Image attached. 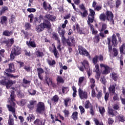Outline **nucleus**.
I'll list each match as a JSON object with an SVG mask.
<instances>
[{
  "instance_id": "1",
  "label": "nucleus",
  "mask_w": 125,
  "mask_h": 125,
  "mask_svg": "<svg viewBox=\"0 0 125 125\" xmlns=\"http://www.w3.org/2000/svg\"><path fill=\"white\" fill-rule=\"evenodd\" d=\"M44 20L43 21V22L36 26L35 30L37 33L42 32L44 29L50 30V29H51V23L50 21L53 22V21H55V19H56L55 16L51 15L50 14H46L44 16Z\"/></svg>"
},
{
  "instance_id": "2",
  "label": "nucleus",
  "mask_w": 125,
  "mask_h": 125,
  "mask_svg": "<svg viewBox=\"0 0 125 125\" xmlns=\"http://www.w3.org/2000/svg\"><path fill=\"white\" fill-rule=\"evenodd\" d=\"M81 65H78L77 68L81 72H84V69L87 72V74L89 77H90V67H89V63H88V61L86 60H84L83 62H80Z\"/></svg>"
},
{
  "instance_id": "3",
  "label": "nucleus",
  "mask_w": 125,
  "mask_h": 125,
  "mask_svg": "<svg viewBox=\"0 0 125 125\" xmlns=\"http://www.w3.org/2000/svg\"><path fill=\"white\" fill-rule=\"evenodd\" d=\"M21 48L19 46H15L12 49L10 55V60H14L16 56L17 55H20V54H21Z\"/></svg>"
},
{
  "instance_id": "4",
  "label": "nucleus",
  "mask_w": 125,
  "mask_h": 125,
  "mask_svg": "<svg viewBox=\"0 0 125 125\" xmlns=\"http://www.w3.org/2000/svg\"><path fill=\"white\" fill-rule=\"evenodd\" d=\"M36 112L37 114H40V115L45 114V104H44V103L40 102L37 104Z\"/></svg>"
},
{
  "instance_id": "5",
  "label": "nucleus",
  "mask_w": 125,
  "mask_h": 125,
  "mask_svg": "<svg viewBox=\"0 0 125 125\" xmlns=\"http://www.w3.org/2000/svg\"><path fill=\"white\" fill-rule=\"evenodd\" d=\"M16 83V81H12L7 79L0 80V85H5L7 88H10L13 84Z\"/></svg>"
},
{
  "instance_id": "6",
  "label": "nucleus",
  "mask_w": 125,
  "mask_h": 125,
  "mask_svg": "<svg viewBox=\"0 0 125 125\" xmlns=\"http://www.w3.org/2000/svg\"><path fill=\"white\" fill-rule=\"evenodd\" d=\"M100 66L101 68H104V69L103 70H102L101 71V73L102 75H104V76H106V75H108V74H110V73H111L112 68L110 67V66L103 63H101L100 64Z\"/></svg>"
},
{
  "instance_id": "7",
  "label": "nucleus",
  "mask_w": 125,
  "mask_h": 125,
  "mask_svg": "<svg viewBox=\"0 0 125 125\" xmlns=\"http://www.w3.org/2000/svg\"><path fill=\"white\" fill-rule=\"evenodd\" d=\"M14 38H12L8 40L5 39V40L1 42V44H4L5 46L7 48H9V47H11L13 44L14 43Z\"/></svg>"
},
{
  "instance_id": "8",
  "label": "nucleus",
  "mask_w": 125,
  "mask_h": 125,
  "mask_svg": "<svg viewBox=\"0 0 125 125\" xmlns=\"http://www.w3.org/2000/svg\"><path fill=\"white\" fill-rule=\"evenodd\" d=\"M9 68L5 69L4 72L5 76L7 75V74H11L12 73H15V67H14V63L11 62L8 64Z\"/></svg>"
},
{
  "instance_id": "9",
  "label": "nucleus",
  "mask_w": 125,
  "mask_h": 125,
  "mask_svg": "<svg viewBox=\"0 0 125 125\" xmlns=\"http://www.w3.org/2000/svg\"><path fill=\"white\" fill-rule=\"evenodd\" d=\"M79 7L83 12H80V15L83 18H84L88 15V11L84 6L83 4H82L79 6Z\"/></svg>"
},
{
  "instance_id": "10",
  "label": "nucleus",
  "mask_w": 125,
  "mask_h": 125,
  "mask_svg": "<svg viewBox=\"0 0 125 125\" xmlns=\"http://www.w3.org/2000/svg\"><path fill=\"white\" fill-rule=\"evenodd\" d=\"M78 94L80 99H87V92L83 91L81 87L78 89Z\"/></svg>"
},
{
  "instance_id": "11",
  "label": "nucleus",
  "mask_w": 125,
  "mask_h": 125,
  "mask_svg": "<svg viewBox=\"0 0 125 125\" xmlns=\"http://www.w3.org/2000/svg\"><path fill=\"white\" fill-rule=\"evenodd\" d=\"M78 50L80 55H83L84 56H89V53L86 50V49L82 46H79Z\"/></svg>"
},
{
  "instance_id": "12",
  "label": "nucleus",
  "mask_w": 125,
  "mask_h": 125,
  "mask_svg": "<svg viewBox=\"0 0 125 125\" xmlns=\"http://www.w3.org/2000/svg\"><path fill=\"white\" fill-rule=\"evenodd\" d=\"M16 105V104L14 102H10V104H7V108L9 111V112H11V113H14L16 112L15 110V106Z\"/></svg>"
},
{
  "instance_id": "13",
  "label": "nucleus",
  "mask_w": 125,
  "mask_h": 125,
  "mask_svg": "<svg viewBox=\"0 0 125 125\" xmlns=\"http://www.w3.org/2000/svg\"><path fill=\"white\" fill-rule=\"evenodd\" d=\"M96 69V75L95 78L96 79L97 81H99V79L101 77V72H100V69H99V65L96 64L95 66Z\"/></svg>"
},
{
  "instance_id": "14",
  "label": "nucleus",
  "mask_w": 125,
  "mask_h": 125,
  "mask_svg": "<svg viewBox=\"0 0 125 125\" xmlns=\"http://www.w3.org/2000/svg\"><path fill=\"white\" fill-rule=\"evenodd\" d=\"M21 36L23 40H29L30 39L29 32L23 29L21 31Z\"/></svg>"
},
{
  "instance_id": "15",
  "label": "nucleus",
  "mask_w": 125,
  "mask_h": 125,
  "mask_svg": "<svg viewBox=\"0 0 125 125\" xmlns=\"http://www.w3.org/2000/svg\"><path fill=\"white\" fill-rule=\"evenodd\" d=\"M116 86H117V84L115 83L114 84L110 85L108 88L109 94L111 96H112V95H114L116 93Z\"/></svg>"
},
{
  "instance_id": "16",
  "label": "nucleus",
  "mask_w": 125,
  "mask_h": 125,
  "mask_svg": "<svg viewBox=\"0 0 125 125\" xmlns=\"http://www.w3.org/2000/svg\"><path fill=\"white\" fill-rule=\"evenodd\" d=\"M58 32L60 35V37H61L62 41H66V38H65V30L62 29V28L59 27L58 29Z\"/></svg>"
},
{
  "instance_id": "17",
  "label": "nucleus",
  "mask_w": 125,
  "mask_h": 125,
  "mask_svg": "<svg viewBox=\"0 0 125 125\" xmlns=\"http://www.w3.org/2000/svg\"><path fill=\"white\" fill-rule=\"evenodd\" d=\"M66 44L68 46H71L72 43H76V40H75L74 37H71L70 38H68L65 40Z\"/></svg>"
},
{
  "instance_id": "18",
  "label": "nucleus",
  "mask_w": 125,
  "mask_h": 125,
  "mask_svg": "<svg viewBox=\"0 0 125 125\" xmlns=\"http://www.w3.org/2000/svg\"><path fill=\"white\" fill-rule=\"evenodd\" d=\"M105 17L107 21H110L111 19L114 17V14L112 11L107 10L105 12Z\"/></svg>"
},
{
  "instance_id": "19",
  "label": "nucleus",
  "mask_w": 125,
  "mask_h": 125,
  "mask_svg": "<svg viewBox=\"0 0 125 125\" xmlns=\"http://www.w3.org/2000/svg\"><path fill=\"white\" fill-rule=\"evenodd\" d=\"M76 29L77 30V33L80 34V35H85V31H84V29L81 28L78 23L76 24Z\"/></svg>"
},
{
  "instance_id": "20",
  "label": "nucleus",
  "mask_w": 125,
  "mask_h": 125,
  "mask_svg": "<svg viewBox=\"0 0 125 125\" xmlns=\"http://www.w3.org/2000/svg\"><path fill=\"white\" fill-rule=\"evenodd\" d=\"M37 70L39 79L41 81H42V80H43V76L42 75V74H43V73H44V71L42 68H38Z\"/></svg>"
},
{
  "instance_id": "21",
  "label": "nucleus",
  "mask_w": 125,
  "mask_h": 125,
  "mask_svg": "<svg viewBox=\"0 0 125 125\" xmlns=\"http://www.w3.org/2000/svg\"><path fill=\"white\" fill-rule=\"evenodd\" d=\"M94 18H95V16H90L89 15H88V21H87V22L88 26H91L93 25L90 24V23H93V21L95 20Z\"/></svg>"
},
{
  "instance_id": "22",
  "label": "nucleus",
  "mask_w": 125,
  "mask_h": 125,
  "mask_svg": "<svg viewBox=\"0 0 125 125\" xmlns=\"http://www.w3.org/2000/svg\"><path fill=\"white\" fill-rule=\"evenodd\" d=\"M111 42L113 46H117L118 45V40L116 38V35L113 34L111 37Z\"/></svg>"
},
{
  "instance_id": "23",
  "label": "nucleus",
  "mask_w": 125,
  "mask_h": 125,
  "mask_svg": "<svg viewBox=\"0 0 125 125\" xmlns=\"http://www.w3.org/2000/svg\"><path fill=\"white\" fill-rule=\"evenodd\" d=\"M13 35V31L8 30H4L2 32V36H4L5 37H11Z\"/></svg>"
},
{
  "instance_id": "24",
  "label": "nucleus",
  "mask_w": 125,
  "mask_h": 125,
  "mask_svg": "<svg viewBox=\"0 0 125 125\" xmlns=\"http://www.w3.org/2000/svg\"><path fill=\"white\" fill-rule=\"evenodd\" d=\"M42 20H43V21L44 20V17L42 15H40L39 18H34V23H37V22H38V23H41Z\"/></svg>"
},
{
  "instance_id": "25",
  "label": "nucleus",
  "mask_w": 125,
  "mask_h": 125,
  "mask_svg": "<svg viewBox=\"0 0 125 125\" xmlns=\"http://www.w3.org/2000/svg\"><path fill=\"white\" fill-rule=\"evenodd\" d=\"M33 124L35 125H45V122H43L42 120L37 118L34 121Z\"/></svg>"
},
{
  "instance_id": "26",
  "label": "nucleus",
  "mask_w": 125,
  "mask_h": 125,
  "mask_svg": "<svg viewBox=\"0 0 125 125\" xmlns=\"http://www.w3.org/2000/svg\"><path fill=\"white\" fill-rule=\"evenodd\" d=\"M111 77L112 80L114 81V82H117L119 78V76L118 73L114 72L111 73Z\"/></svg>"
},
{
  "instance_id": "27",
  "label": "nucleus",
  "mask_w": 125,
  "mask_h": 125,
  "mask_svg": "<svg viewBox=\"0 0 125 125\" xmlns=\"http://www.w3.org/2000/svg\"><path fill=\"white\" fill-rule=\"evenodd\" d=\"M42 6L45 10H51L52 9L51 6L49 4L47 5V3L45 1L43 2Z\"/></svg>"
},
{
  "instance_id": "28",
  "label": "nucleus",
  "mask_w": 125,
  "mask_h": 125,
  "mask_svg": "<svg viewBox=\"0 0 125 125\" xmlns=\"http://www.w3.org/2000/svg\"><path fill=\"white\" fill-rule=\"evenodd\" d=\"M0 24L3 25V24H6L7 22L8 18L7 17L3 16L0 17Z\"/></svg>"
},
{
  "instance_id": "29",
  "label": "nucleus",
  "mask_w": 125,
  "mask_h": 125,
  "mask_svg": "<svg viewBox=\"0 0 125 125\" xmlns=\"http://www.w3.org/2000/svg\"><path fill=\"white\" fill-rule=\"evenodd\" d=\"M104 88V100L105 102H107L108 100H109V97H110V95L109 94V92H106V87H103Z\"/></svg>"
},
{
  "instance_id": "30",
  "label": "nucleus",
  "mask_w": 125,
  "mask_h": 125,
  "mask_svg": "<svg viewBox=\"0 0 125 125\" xmlns=\"http://www.w3.org/2000/svg\"><path fill=\"white\" fill-rule=\"evenodd\" d=\"M52 38L54 39L55 41H57L59 43H60V39L59 38V35L57 33L54 32L52 33Z\"/></svg>"
},
{
  "instance_id": "31",
  "label": "nucleus",
  "mask_w": 125,
  "mask_h": 125,
  "mask_svg": "<svg viewBox=\"0 0 125 125\" xmlns=\"http://www.w3.org/2000/svg\"><path fill=\"white\" fill-rule=\"evenodd\" d=\"M26 44L27 45H28V46H31L33 48H35V47H37V44H36V42H35V41H30L29 42H26Z\"/></svg>"
},
{
  "instance_id": "32",
  "label": "nucleus",
  "mask_w": 125,
  "mask_h": 125,
  "mask_svg": "<svg viewBox=\"0 0 125 125\" xmlns=\"http://www.w3.org/2000/svg\"><path fill=\"white\" fill-rule=\"evenodd\" d=\"M92 63L93 64V65H98L97 63H98V55H95L93 58H92Z\"/></svg>"
},
{
  "instance_id": "33",
  "label": "nucleus",
  "mask_w": 125,
  "mask_h": 125,
  "mask_svg": "<svg viewBox=\"0 0 125 125\" xmlns=\"http://www.w3.org/2000/svg\"><path fill=\"white\" fill-rule=\"evenodd\" d=\"M93 107V105L90 103L89 100H87L85 102L84 108L85 109H90V108Z\"/></svg>"
},
{
  "instance_id": "34",
  "label": "nucleus",
  "mask_w": 125,
  "mask_h": 125,
  "mask_svg": "<svg viewBox=\"0 0 125 125\" xmlns=\"http://www.w3.org/2000/svg\"><path fill=\"white\" fill-rule=\"evenodd\" d=\"M8 125H14V119L12 118V115H9V118L8 120Z\"/></svg>"
},
{
  "instance_id": "35",
  "label": "nucleus",
  "mask_w": 125,
  "mask_h": 125,
  "mask_svg": "<svg viewBox=\"0 0 125 125\" xmlns=\"http://www.w3.org/2000/svg\"><path fill=\"white\" fill-rule=\"evenodd\" d=\"M14 91L11 90V94H10V102H14L15 101V94Z\"/></svg>"
},
{
  "instance_id": "36",
  "label": "nucleus",
  "mask_w": 125,
  "mask_h": 125,
  "mask_svg": "<svg viewBox=\"0 0 125 125\" xmlns=\"http://www.w3.org/2000/svg\"><path fill=\"white\" fill-rule=\"evenodd\" d=\"M45 81L46 82L47 84H48V86H49V85L51 83H52V79L50 78H48L47 75H45Z\"/></svg>"
},
{
  "instance_id": "37",
  "label": "nucleus",
  "mask_w": 125,
  "mask_h": 125,
  "mask_svg": "<svg viewBox=\"0 0 125 125\" xmlns=\"http://www.w3.org/2000/svg\"><path fill=\"white\" fill-rule=\"evenodd\" d=\"M6 11H8V7L6 6H2L0 10V15H2Z\"/></svg>"
},
{
  "instance_id": "38",
  "label": "nucleus",
  "mask_w": 125,
  "mask_h": 125,
  "mask_svg": "<svg viewBox=\"0 0 125 125\" xmlns=\"http://www.w3.org/2000/svg\"><path fill=\"white\" fill-rule=\"evenodd\" d=\"M47 63L48 64V65L49 66H52V67H53L54 65L56 64V62L54 60H53L51 61V60L48 59L47 60Z\"/></svg>"
},
{
  "instance_id": "39",
  "label": "nucleus",
  "mask_w": 125,
  "mask_h": 125,
  "mask_svg": "<svg viewBox=\"0 0 125 125\" xmlns=\"http://www.w3.org/2000/svg\"><path fill=\"white\" fill-rule=\"evenodd\" d=\"M51 100L52 102H53L54 103H57L58 100H59V97H58V95H55L52 97Z\"/></svg>"
},
{
  "instance_id": "40",
  "label": "nucleus",
  "mask_w": 125,
  "mask_h": 125,
  "mask_svg": "<svg viewBox=\"0 0 125 125\" xmlns=\"http://www.w3.org/2000/svg\"><path fill=\"white\" fill-rule=\"evenodd\" d=\"M120 53L125 54V44L123 43L119 48Z\"/></svg>"
},
{
  "instance_id": "41",
  "label": "nucleus",
  "mask_w": 125,
  "mask_h": 125,
  "mask_svg": "<svg viewBox=\"0 0 125 125\" xmlns=\"http://www.w3.org/2000/svg\"><path fill=\"white\" fill-rule=\"evenodd\" d=\"M71 118L74 121H77L78 120V111H74L73 112Z\"/></svg>"
},
{
  "instance_id": "42",
  "label": "nucleus",
  "mask_w": 125,
  "mask_h": 125,
  "mask_svg": "<svg viewBox=\"0 0 125 125\" xmlns=\"http://www.w3.org/2000/svg\"><path fill=\"white\" fill-rule=\"evenodd\" d=\"M99 19L101 21L105 22L106 21V15L104 13H102L99 16Z\"/></svg>"
},
{
  "instance_id": "43",
  "label": "nucleus",
  "mask_w": 125,
  "mask_h": 125,
  "mask_svg": "<svg viewBox=\"0 0 125 125\" xmlns=\"http://www.w3.org/2000/svg\"><path fill=\"white\" fill-rule=\"evenodd\" d=\"M89 27L90 28V30L92 32V35H96L98 33V31L94 29V26L93 25H89Z\"/></svg>"
},
{
  "instance_id": "44",
  "label": "nucleus",
  "mask_w": 125,
  "mask_h": 125,
  "mask_svg": "<svg viewBox=\"0 0 125 125\" xmlns=\"http://www.w3.org/2000/svg\"><path fill=\"white\" fill-rule=\"evenodd\" d=\"M35 54L37 57H42L44 56V55L43 54V52H41L40 50H38L36 51Z\"/></svg>"
},
{
  "instance_id": "45",
  "label": "nucleus",
  "mask_w": 125,
  "mask_h": 125,
  "mask_svg": "<svg viewBox=\"0 0 125 125\" xmlns=\"http://www.w3.org/2000/svg\"><path fill=\"white\" fill-rule=\"evenodd\" d=\"M102 95H103L102 90L98 91V93L96 95V97L97 99L100 100L102 98Z\"/></svg>"
},
{
  "instance_id": "46",
  "label": "nucleus",
  "mask_w": 125,
  "mask_h": 125,
  "mask_svg": "<svg viewBox=\"0 0 125 125\" xmlns=\"http://www.w3.org/2000/svg\"><path fill=\"white\" fill-rule=\"evenodd\" d=\"M83 81H84V77H80L79 78L78 83L79 86H82V84L83 83Z\"/></svg>"
},
{
  "instance_id": "47",
  "label": "nucleus",
  "mask_w": 125,
  "mask_h": 125,
  "mask_svg": "<svg viewBox=\"0 0 125 125\" xmlns=\"http://www.w3.org/2000/svg\"><path fill=\"white\" fill-rule=\"evenodd\" d=\"M31 83V81L27 80L25 78H23L22 80V86L23 87H26V86H24V84H30Z\"/></svg>"
},
{
  "instance_id": "48",
  "label": "nucleus",
  "mask_w": 125,
  "mask_h": 125,
  "mask_svg": "<svg viewBox=\"0 0 125 125\" xmlns=\"http://www.w3.org/2000/svg\"><path fill=\"white\" fill-rule=\"evenodd\" d=\"M72 90L73 91V93L72 94L73 97H76L77 96V88H76V86L75 85H73L72 86Z\"/></svg>"
},
{
  "instance_id": "49",
  "label": "nucleus",
  "mask_w": 125,
  "mask_h": 125,
  "mask_svg": "<svg viewBox=\"0 0 125 125\" xmlns=\"http://www.w3.org/2000/svg\"><path fill=\"white\" fill-rule=\"evenodd\" d=\"M14 22H15V16L12 15L9 21V24H12V23H14Z\"/></svg>"
},
{
  "instance_id": "50",
  "label": "nucleus",
  "mask_w": 125,
  "mask_h": 125,
  "mask_svg": "<svg viewBox=\"0 0 125 125\" xmlns=\"http://www.w3.org/2000/svg\"><path fill=\"white\" fill-rule=\"evenodd\" d=\"M118 121L119 122H121V123H125V118L124 115H119L118 116Z\"/></svg>"
},
{
  "instance_id": "51",
  "label": "nucleus",
  "mask_w": 125,
  "mask_h": 125,
  "mask_svg": "<svg viewBox=\"0 0 125 125\" xmlns=\"http://www.w3.org/2000/svg\"><path fill=\"white\" fill-rule=\"evenodd\" d=\"M53 52L54 56L56 57V58H58V57H57V55H58V54H59V53L58 52V51L56 49V47H55V45L54 46V49H53Z\"/></svg>"
},
{
  "instance_id": "52",
  "label": "nucleus",
  "mask_w": 125,
  "mask_h": 125,
  "mask_svg": "<svg viewBox=\"0 0 125 125\" xmlns=\"http://www.w3.org/2000/svg\"><path fill=\"white\" fill-rule=\"evenodd\" d=\"M69 90H70V89H69L68 87H64L63 86L62 87V91L63 94L65 93V92L67 93Z\"/></svg>"
},
{
  "instance_id": "53",
  "label": "nucleus",
  "mask_w": 125,
  "mask_h": 125,
  "mask_svg": "<svg viewBox=\"0 0 125 125\" xmlns=\"http://www.w3.org/2000/svg\"><path fill=\"white\" fill-rule=\"evenodd\" d=\"M28 92L30 95H31V96L36 95V93H37V91L33 89H30L28 90Z\"/></svg>"
},
{
  "instance_id": "54",
  "label": "nucleus",
  "mask_w": 125,
  "mask_h": 125,
  "mask_svg": "<svg viewBox=\"0 0 125 125\" xmlns=\"http://www.w3.org/2000/svg\"><path fill=\"white\" fill-rule=\"evenodd\" d=\"M99 111L101 115L103 116L104 115V113H105V108H104V107H99Z\"/></svg>"
},
{
  "instance_id": "55",
  "label": "nucleus",
  "mask_w": 125,
  "mask_h": 125,
  "mask_svg": "<svg viewBox=\"0 0 125 125\" xmlns=\"http://www.w3.org/2000/svg\"><path fill=\"white\" fill-rule=\"evenodd\" d=\"M70 101H71V99L70 98H67L64 100L63 103L66 107L68 106V103H69Z\"/></svg>"
},
{
  "instance_id": "56",
  "label": "nucleus",
  "mask_w": 125,
  "mask_h": 125,
  "mask_svg": "<svg viewBox=\"0 0 125 125\" xmlns=\"http://www.w3.org/2000/svg\"><path fill=\"white\" fill-rule=\"evenodd\" d=\"M24 27L25 28V31H27V30H30L31 24L29 22H25Z\"/></svg>"
},
{
  "instance_id": "57",
  "label": "nucleus",
  "mask_w": 125,
  "mask_h": 125,
  "mask_svg": "<svg viewBox=\"0 0 125 125\" xmlns=\"http://www.w3.org/2000/svg\"><path fill=\"white\" fill-rule=\"evenodd\" d=\"M57 82L58 83H64V80H63V78H62V77L61 76H58L57 78Z\"/></svg>"
},
{
  "instance_id": "58",
  "label": "nucleus",
  "mask_w": 125,
  "mask_h": 125,
  "mask_svg": "<svg viewBox=\"0 0 125 125\" xmlns=\"http://www.w3.org/2000/svg\"><path fill=\"white\" fill-rule=\"evenodd\" d=\"M112 50L113 52V56H114V57H117V56H118V55L119 54L118 49H117V48H113Z\"/></svg>"
},
{
  "instance_id": "59",
  "label": "nucleus",
  "mask_w": 125,
  "mask_h": 125,
  "mask_svg": "<svg viewBox=\"0 0 125 125\" xmlns=\"http://www.w3.org/2000/svg\"><path fill=\"white\" fill-rule=\"evenodd\" d=\"M113 96L114 101H120V98L119 97V95L118 94H114Z\"/></svg>"
},
{
  "instance_id": "60",
  "label": "nucleus",
  "mask_w": 125,
  "mask_h": 125,
  "mask_svg": "<svg viewBox=\"0 0 125 125\" xmlns=\"http://www.w3.org/2000/svg\"><path fill=\"white\" fill-rule=\"evenodd\" d=\"M107 112L108 114L111 115V116H112V117H114V116H115V113H114V109L112 108H108Z\"/></svg>"
},
{
  "instance_id": "61",
  "label": "nucleus",
  "mask_w": 125,
  "mask_h": 125,
  "mask_svg": "<svg viewBox=\"0 0 125 125\" xmlns=\"http://www.w3.org/2000/svg\"><path fill=\"white\" fill-rule=\"evenodd\" d=\"M100 82L103 83V84H104V85H106V83H107V81L106 80V79L105 77H102L100 79Z\"/></svg>"
},
{
  "instance_id": "62",
  "label": "nucleus",
  "mask_w": 125,
  "mask_h": 125,
  "mask_svg": "<svg viewBox=\"0 0 125 125\" xmlns=\"http://www.w3.org/2000/svg\"><path fill=\"white\" fill-rule=\"evenodd\" d=\"M95 11H100L102 9V5L96 6V7L94 8Z\"/></svg>"
},
{
  "instance_id": "63",
  "label": "nucleus",
  "mask_w": 125,
  "mask_h": 125,
  "mask_svg": "<svg viewBox=\"0 0 125 125\" xmlns=\"http://www.w3.org/2000/svg\"><path fill=\"white\" fill-rule=\"evenodd\" d=\"M27 103V100L25 99H21L20 101V106H24V105H26V104Z\"/></svg>"
},
{
  "instance_id": "64",
  "label": "nucleus",
  "mask_w": 125,
  "mask_h": 125,
  "mask_svg": "<svg viewBox=\"0 0 125 125\" xmlns=\"http://www.w3.org/2000/svg\"><path fill=\"white\" fill-rule=\"evenodd\" d=\"M28 18H29V22L30 23H33V21L34 20V14H31L29 15H28Z\"/></svg>"
}]
</instances>
